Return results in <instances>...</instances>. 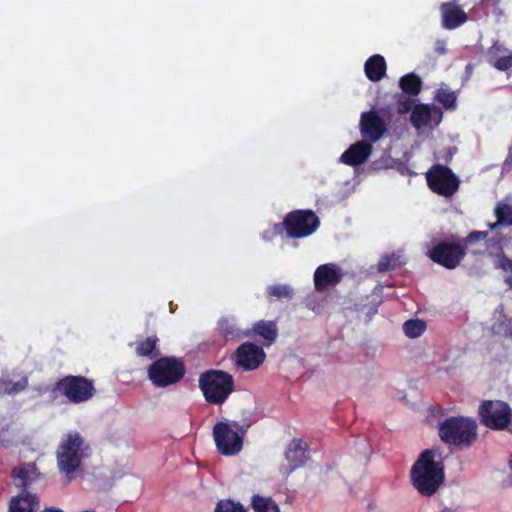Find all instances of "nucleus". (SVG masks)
Masks as SVG:
<instances>
[{"mask_svg":"<svg viewBox=\"0 0 512 512\" xmlns=\"http://www.w3.org/2000/svg\"><path fill=\"white\" fill-rule=\"evenodd\" d=\"M464 255V247L454 242H441L428 251L430 259L448 269L458 266Z\"/></svg>","mask_w":512,"mask_h":512,"instance_id":"obj_12","label":"nucleus"},{"mask_svg":"<svg viewBox=\"0 0 512 512\" xmlns=\"http://www.w3.org/2000/svg\"><path fill=\"white\" fill-rule=\"evenodd\" d=\"M343 276L344 273L337 264L327 263L320 265L314 272L315 290L325 292L340 283Z\"/></svg>","mask_w":512,"mask_h":512,"instance_id":"obj_16","label":"nucleus"},{"mask_svg":"<svg viewBox=\"0 0 512 512\" xmlns=\"http://www.w3.org/2000/svg\"><path fill=\"white\" fill-rule=\"evenodd\" d=\"M185 372L182 361L173 357H163L150 365L148 378L155 387L164 388L179 382Z\"/></svg>","mask_w":512,"mask_h":512,"instance_id":"obj_7","label":"nucleus"},{"mask_svg":"<svg viewBox=\"0 0 512 512\" xmlns=\"http://www.w3.org/2000/svg\"><path fill=\"white\" fill-rule=\"evenodd\" d=\"M50 391V386L48 385H40L37 387H33L32 392L34 393L32 397L41 396L42 394Z\"/></svg>","mask_w":512,"mask_h":512,"instance_id":"obj_37","label":"nucleus"},{"mask_svg":"<svg viewBox=\"0 0 512 512\" xmlns=\"http://www.w3.org/2000/svg\"><path fill=\"white\" fill-rule=\"evenodd\" d=\"M285 458L288 465H282L279 470L282 476L287 477L309 459L307 443L301 439H293L285 451Z\"/></svg>","mask_w":512,"mask_h":512,"instance_id":"obj_13","label":"nucleus"},{"mask_svg":"<svg viewBox=\"0 0 512 512\" xmlns=\"http://www.w3.org/2000/svg\"><path fill=\"white\" fill-rule=\"evenodd\" d=\"M399 86L402 90L401 94L416 98L421 91L422 81L415 73H408L400 78Z\"/></svg>","mask_w":512,"mask_h":512,"instance_id":"obj_24","label":"nucleus"},{"mask_svg":"<svg viewBox=\"0 0 512 512\" xmlns=\"http://www.w3.org/2000/svg\"><path fill=\"white\" fill-rule=\"evenodd\" d=\"M372 152V145L365 141L352 144L339 158V162L349 166H359L366 162Z\"/></svg>","mask_w":512,"mask_h":512,"instance_id":"obj_18","label":"nucleus"},{"mask_svg":"<svg viewBox=\"0 0 512 512\" xmlns=\"http://www.w3.org/2000/svg\"><path fill=\"white\" fill-rule=\"evenodd\" d=\"M410 476L419 494L426 497L434 495L445 477L442 462L435 460V451L424 450L413 464Z\"/></svg>","mask_w":512,"mask_h":512,"instance_id":"obj_2","label":"nucleus"},{"mask_svg":"<svg viewBox=\"0 0 512 512\" xmlns=\"http://www.w3.org/2000/svg\"><path fill=\"white\" fill-rule=\"evenodd\" d=\"M495 214L497 222L490 225L491 229H494L499 224L512 225V199L505 198L500 202L495 209Z\"/></svg>","mask_w":512,"mask_h":512,"instance_id":"obj_27","label":"nucleus"},{"mask_svg":"<svg viewBox=\"0 0 512 512\" xmlns=\"http://www.w3.org/2000/svg\"><path fill=\"white\" fill-rule=\"evenodd\" d=\"M395 107L400 115L410 114V124L418 135L431 133L443 119V111L440 107L434 104L420 103L417 98L405 94L395 96Z\"/></svg>","mask_w":512,"mask_h":512,"instance_id":"obj_1","label":"nucleus"},{"mask_svg":"<svg viewBox=\"0 0 512 512\" xmlns=\"http://www.w3.org/2000/svg\"><path fill=\"white\" fill-rule=\"evenodd\" d=\"M435 51L439 55H443L446 53V43L443 40H438L435 44Z\"/></svg>","mask_w":512,"mask_h":512,"instance_id":"obj_38","label":"nucleus"},{"mask_svg":"<svg viewBox=\"0 0 512 512\" xmlns=\"http://www.w3.org/2000/svg\"><path fill=\"white\" fill-rule=\"evenodd\" d=\"M479 416L483 425L492 430H511L512 409L500 400H485L479 406Z\"/></svg>","mask_w":512,"mask_h":512,"instance_id":"obj_8","label":"nucleus"},{"mask_svg":"<svg viewBox=\"0 0 512 512\" xmlns=\"http://www.w3.org/2000/svg\"><path fill=\"white\" fill-rule=\"evenodd\" d=\"M434 99L443 105L446 110H454L457 106V95L446 85H442L435 91Z\"/></svg>","mask_w":512,"mask_h":512,"instance_id":"obj_28","label":"nucleus"},{"mask_svg":"<svg viewBox=\"0 0 512 512\" xmlns=\"http://www.w3.org/2000/svg\"><path fill=\"white\" fill-rule=\"evenodd\" d=\"M217 329L219 334L226 341L239 340L244 336L243 331L238 326L237 321L233 316L221 317L218 321Z\"/></svg>","mask_w":512,"mask_h":512,"instance_id":"obj_22","label":"nucleus"},{"mask_svg":"<svg viewBox=\"0 0 512 512\" xmlns=\"http://www.w3.org/2000/svg\"><path fill=\"white\" fill-rule=\"evenodd\" d=\"M246 430L237 422H218L213 427V438L216 448L221 455L235 456L243 448Z\"/></svg>","mask_w":512,"mask_h":512,"instance_id":"obj_6","label":"nucleus"},{"mask_svg":"<svg viewBox=\"0 0 512 512\" xmlns=\"http://www.w3.org/2000/svg\"><path fill=\"white\" fill-rule=\"evenodd\" d=\"M265 353L260 346L244 343L235 352V364L244 371L257 369L264 361Z\"/></svg>","mask_w":512,"mask_h":512,"instance_id":"obj_14","label":"nucleus"},{"mask_svg":"<svg viewBox=\"0 0 512 512\" xmlns=\"http://www.w3.org/2000/svg\"><path fill=\"white\" fill-rule=\"evenodd\" d=\"M38 508V496L27 490H22L18 495L10 499L8 512H36Z\"/></svg>","mask_w":512,"mask_h":512,"instance_id":"obj_20","label":"nucleus"},{"mask_svg":"<svg viewBox=\"0 0 512 512\" xmlns=\"http://www.w3.org/2000/svg\"><path fill=\"white\" fill-rule=\"evenodd\" d=\"M281 225L280 224H275L274 225V228H273V231H274V234H277V233H280L281 232Z\"/></svg>","mask_w":512,"mask_h":512,"instance_id":"obj_40","label":"nucleus"},{"mask_svg":"<svg viewBox=\"0 0 512 512\" xmlns=\"http://www.w3.org/2000/svg\"><path fill=\"white\" fill-rule=\"evenodd\" d=\"M426 330V323L420 319L407 320L403 324V331L409 338H418Z\"/></svg>","mask_w":512,"mask_h":512,"instance_id":"obj_30","label":"nucleus"},{"mask_svg":"<svg viewBox=\"0 0 512 512\" xmlns=\"http://www.w3.org/2000/svg\"><path fill=\"white\" fill-rule=\"evenodd\" d=\"M442 26L445 29H455L467 21L466 13L455 3H443L441 5Z\"/></svg>","mask_w":512,"mask_h":512,"instance_id":"obj_19","label":"nucleus"},{"mask_svg":"<svg viewBox=\"0 0 512 512\" xmlns=\"http://www.w3.org/2000/svg\"><path fill=\"white\" fill-rule=\"evenodd\" d=\"M509 326H510V328L508 330H505L504 333L507 334V335H510L512 337V330H511V328H512V321L511 320H509Z\"/></svg>","mask_w":512,"mask_h":512,"instance_id":"obj_41","label":"nucleus"},{"mask_svg":"<svg viewBox=\"0 0 512 512\" xmlns=\"http://www.w3.org/2000/svg\"><path fill=\"white\" fill-rule=\"evenodd\" d=\"M404 264L400 255L391 254L383 256L378 263V270L381 272L396 269Z\"/></svg>","mask_w":512,"mask_h":512,"instance_id":"obj_31","label":"nucleus"},{"mask_svg":"<svg viewBox=\"0 0 512 512\" xmlns=\"http://www.w3.org/2000/svg\"><path fill=\"white\" fill-rule=\"evenodd\" d=\"M29 384L28 376H23L18 381H12L8 377L0 378V394L15 395L24 391Z\"/></svg>","mask_w":512,"mask_h":512,"instance_id":"obj_25","label":"nucleus"},{"mask_svg":"<svg viewBox=\"0 0 512 512\" xmlns=\"http://www.w3.org/2000/svg\"><path fill=\"white\" fill-rule=\"evenodd\" d=\"M157 342L158 338L156 336L148 337L139 342L136 347L137 355L142 357H151L153 352L156 350Z\"/></svg>","mask_w":512,"mask_h":512,"instance_id":"obj_32","label":"nucleus"},{"mask_svg":"<svg viewBox=\"0 0 512 512\" xmlns=\"http://www.w3.org/2000/svg\"><path fill=\"white\" fill-rule=\"evenodd\" d=\"M15 486L26 490L39 477L34 463H25L13 468L11 472Z\"/></svg>","mask_w":512,"mask_h":512,"instance_id":"obj_21","label":"nucleus"},{"mask_svg":"<svg viewBox=\"0 0 512 512\" xmlns=\"http://www.w3.org/2000/svg\"><path fill=\"white\" fill-rule=\"evenodd\" d=\"M364 71L370 81H380L386 73V62L384 57L379 54H375L368 58L364 65Z\"/></svg>","mask_w":512,"mask_h":512,"instance_id":"obj_23","label":"nucleus"},{"mask_svg":"<svg viewBox=\"0 0 512 512\" xmlns=\"http://www.w3.org/2000/svg\"><path fill=\"white\" fill-rule=\"evenodd\" d=\"M496 267L506 273L504 276V282L508 288L512 290V259L500 256L496 262Z\"/></svg>","mask_w":512,"mask_h":512,"instance_id":"obj_33","label":"nucleus"},{"mask_svg":"<svg viewBox=\"0 0 512 512\" xmlns=\"http://www.w3.org/2000/svg\"><path fill=\"white\" fill-rule=\"evenodd\" d=\"M488 233L484 231H475L468 235L466 238L467 243H473L479 240H484L487 237Z\"/></svg>","mask_w":512,"mask_h":512,"instance_id":"obj_36","label":"nucleus"},{"mask_svg":"<svg viewBox=\"0 0 512 512\" xmlns=\"http://www.w3.org/2000/svg\"><path fill=\"white\" fill-rule=\"evenodd\" d=\"M359 126L362 137L372 143L386 132V123L376 110L362 113Z\"/></svg>","mask_w":512,"mask_h":512,"instance_id":"obj_15","label":"nucleus"},{"mask_svg":"<svg viewBox=\"0 0 512 512\" xmlns=\"http://www.w3.org/2000/svg\"><path fill=\"white\" fill-rule=\"evenodd\" d=\"M254 512H280L277 503L270 497L254 495L251 500Z\"/></svg>","mask_w":512,"mask_h":512,"instance_id":"obj_29","label":"nucleus"},{"mask_svg":"<svg viewBox=\"0 0 512 512\" xmlns=\"http://www.w3.org/2000/svg\"><path fill=\"white\" fill-rule=\"evenodd\" d=\"M254 332L265 340L266 345H271L277 338V326L273 321L261 320L254 325Z\"/></svg>","mask_w":512,"mask_h":512,"instance_id":"obj_26","label":"nucleus"},{"mask_svg":"<svg viewBox=\"0 0 512 512\" xmlns=\"http://www.w3.org/2000/svg\"><path fill=\"white\" fill-rule=\"evenodd\" d=\"M283 225L291 238L311 235L319 226V219L312 211H294L284 219Z\"/></svg>","mask_w":512,"mask_h":512,"instance_id":"obj_10","label":"nucleus"},{"mask_svg":"<svg viewBox=\"0 0 512 512\" xmlns=\"http://www.w3.org/2000/svg\"><path fill=\"white\" fill-rule=\"evenodd\" d=\"M494 329H496L497 332H501V325H494Z\"/></svg>","mask_w":512,"mask_h":512,"instance_id":"obj_43","label":"nucleus"},{"mask_svg":"<svg viewBox=\"0 0 512 512\" xmlns=\"http://www.w3.org/2000/svg\"><path fill=\"white\" fill-rule=\"evenodd\" d=\"M269 296L276 298H291L293 295V289L287 284H276L271 285L267 288Z\"/></svg>","mask_w":512,"mask_h":512,"instance_id":"obj_34","label":"nucleus"},{"mask_svg":"<svg viewBox=\"0 0 512 512\" xmlns=\"http://www.w3.org/2000/svg\"><path fill=\"white\" fill-rule=\"evenodd\" d=\"M426 179L429 188L443 197H451L459 189V178L447 166L434 165L426 173Z\"/></svg>","mask_w":512,"mask_h":512,"instance_id":"obj_9","label":"nucleus"},{"mask_svg":"<svg viewBox=\"0 0 512 512\" xmlns=\"http://www.w3.org/2000/svg\"><path fill=\"white\" fill-rule=\"evenodd\" d=\"M199 388L209 404L221 405L233 392V377L221 370H208L199 377Z\"/></svg>","mask_w":512,"mask_h":512,"instance_id":"obj_4","label":"nucleus"},{"mask_svg":"<svg viewBox=\"0 0 512 512\" xmlns=\"http://www.w3.org/2000/svg\"><path fill=\"white\" fill-rule=\"evenodd\" d=\"M56 389L73 403L85 402L94 394L93 383L80 376H68L60 380L56 384Z\"/></svg>","mask_w":512,"mask_h":512,"instance_id":"obj_11","label":"nucleus"},{"mask_svg":"<svg viewBox=\"0 0 512 512\" xmlns=\"http://www.w3.org/2000/svg\"><path fill=\"white\" fill-rule=\"evenodd\" d=\"M439 512H454V511H452L450 508H444Z\"/></svg>","mask_w":512,"mask_h":512,"instance_id":"obj_42","label":"nucleus"},{"mask_svg":"<svg viewBox=\"0 0 512 512\" xmlns=\"http://www.w3.org/2000/svg\"><path fill=\"white\" fill-rule=\"evenodd\" d=\"M486 61L498 71H508L512 68V50L495 42L486 52Z\"/></svg>","mask_w":512,"mask_h":512,"instance_id":"obj_17","label":"nucleus"},{"mask_svg":"<svg viewBox=\"0 0 512 512\" xmlns=\"http://www.w3.org/2000/svg\"><path fill=\"white\" fill-rule=\"evenodd\" d=\"M214 512H245V510L240 503H235L232 500H220Z\"/></svg>","mask_w":512,"mask_h":512,"instance_id":"obj_35","label":"nucleus"},{"mask_svg":"<svg viewBox=\"0 0 512 512\" xmlns=\"http://www.w3.org/2000/svg\"><path fill=\"white\" fill-rule=\"evenodd\" d=\"M477 435V423L472 418L451 417L439 426L441 440L454 446H470Z\"/></svg>","mask_w":512,"mask_h":512,"instance_id":"obj_5","label":"nucleus"},{"mask_svg":"<svg viewBox=\"0 0 512 512\" xmlns=\"http://www.w3.org/2000/svg\"><path fill=\"white\" fill-rule=\"evenodd\" d=\"M41 512H63L61 509L59 508H54V507H51V508H47Z\"/></svg>","mask_w":512,"mask_h":512,"instance_id":"obj_39","label":"nucleus"},{"mask_svg":"<svg viewBox=\"0 0 512 512\" xmlns=\"http://www.w3.org/2000/svg\"><path fill=\"white\" fill-rule=\"evenodd\" d=\"M89 446L77 431L63 436L56 451L57 466L68 480L81 470L82 461L88 456Z\"/></svg>","mask_w":512,"mask_h":512,"instance_id":"obj_3","label":"nucleus"},{"mask_svg":"<svg viewBox=\"0 0 512 512\" xmlns=\"http://www.w3.org/2000/svg\"><path fill=\"white\" fill-rule=\"evenodd\" d=\"M509 467L512 470V454H511V457H510V460H509Z\"/></svg>","mask_w":512,"mask_h":512,"instance_id":"obj_44","label":"nucleus"}]
</instances>
